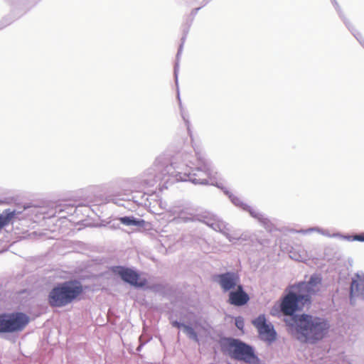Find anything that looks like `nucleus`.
Instances as JSON below:
<instances>
[{"label":"nucleus","mask_w":364,"mask_h":364,"mask_svg":"<svg viewBox=\"0 0 364 364\" xmlns=\"http://www.w3.org/2000/svg\"><path fill=\"white\" fill-rule=\"evenodd\" d=\"M290 331L301 342L314 343L322 339L327 333L329 325L323 318L309 314L294 316L289 325Z\"/></svg>","instance_id":"nucleus-1"},{"label":"nucleus","mask_w":364,"mask_h":364,"mask_svg":"<svg viewBox=\"0 0 364 364\" xmlns=\"http://www.w3.org/2000/svg\"><path fill=\"white\" fill-rule=\"evenodd\" d=\"M321 283V277L312 275L309 282L293 286L296 292H289L282 299L281 310L283 314L292 316L296 311L302 309L305 304H309L311 296L319 291Z\"/></svg>","instance_id":"nucleus-2"},{"label":"nucleus","mask_w":364,"mask_h":364,"mask_svg":"<svg viewBox=\"0 0 364 364\" xmlns=\"http://www.w3.org/2000/svg\"><path fill=\"white\" fill-rule=\"evenodd\" d=\"M84 293L80 282L70 280L54 287L48 294V302L51 307H64L75 300L80 299Z\"/></svg>","instance_id":"nucleus-3"},{"label":"nucleus","mask_w":364,"mask_h":364,"mask_svg":"<svg viewBox=\"0 0 364 364\" xmlns=\"http://www.w3.org/2000/svg\"><path fill=\"white\" fill-rule=\"evenodd\" d=\"M219 343L221 351L234 360L247 364H261L253 347L239 339L223 338Z\"/></svg>","instance_id":"nucleus-4"},{"label":"nucleus","mask_w":364,"mask_h":364,"mask_svg":"<svg viewBox=\"0 0 364 364\" xmlns=\"http://www.w3.org/2000/svg\"><path fill=\"white\" fill-rule=\"evenodd\" d=\"M29 322V317L21 312L0 315V332L11 333L22 331Z\"/></svg>","instance_id":"nucleus-5"},{"label":"nucleus","mask_w":364,"mask_h":364,"mask_svg":"<svg viewBox=\"0 0 364 364\" xmlns=\"http://www.w3.org/2000/svg\"><path fill=\"white\" fill-rule=\"evenodd\" d=\"M173 169L171 165L157 168L148 174V178L144 181V183L148 186H157L160 191L166 188L167 185L171 182L174 176Z\"/></svg>","instance_id":"nucleus-6"},{"label":"nucleus","mask_w":364,"mask_h":364,"mask_svg":"<svg viewBox=\"0 0 364 364\" xmlns=\"http://www.w3.org/2000/svg\"><path fill=\"white\" fill-rule=\"evenodd\" d=\"M252 324L257 329L261 339L272 342L276 339L277 333L271 323L267 322L264 315H259L252 321Z\"/></svg>","instance_id":"nucleus-7"},{"label":"nucleus","mask_w":364,"mask_h":364,"mask_svg":"<svg viewBox=\"0 0 364 364\" xmlns=\"http://www.w3.org/2000/svg\"><path fill=\"white\" fill-rule=\"evenodd\" d=\"M113 272L119 275L123 281L134 287H142L147 283L146 279L140 277L139 274L129 268L123 267H115L112 269Z\"/></svg>","instance_id":"nucleus-8"},{"label":"nucleus","mask_w":364,"mask_h":364,"mask_svg":"<svg viewBox=\"0 0 364 364\" xmlns=\"http://www.w3.org/2000/svg\"><path fill=\"white\" fill-rule=\"evenodd\" d=\"M190 181L196 184H208L213 178V171L209 164L203 162L188 175Z\"/></svg>","instance_id":"nucleus-9"},{"label":"nucleus","mask_w":364,"mask_h":364,"mask_svg":"<svg viewBox=\"0 0 364 364\" xmlns=\"http://www.w3.org/2000/svg\"><path fill=\"white\" fill-rule=\"evenodd\" d=\"M224 292L235 289L240 284V277L234 272H226L214 277Z\"/></svg>","instance_id":"nucleus-10"},{"label":"nucleus","mask_w":364,"mask_h":364,"mask_svg":"<svg viewBox=\"0 0 364 364\" xmlns=\"http://www.w3.org/2000/svg\"><path fill=\"white\" fill-rule=\"evenodd\" d=\"M249 299L248 294L243 290L241 284L237 286L235 291H231L229 293L228 302L234 306H243L247 303Z\"/></svg>","instance_id":"nucleus-11"},{"label":"nucleus","mask_w":364,"mask_h":364,"mask_svg":"<svg viewBox=\"0 0 364 364\" xmlns=\"http://www.w3.org/2000/svg\"><path fill=\"white\" fill-rule=\"evenodd\" d=\"M350 297H364V275L357 274L350 285Z\"/></svg>","instance_id":"nucleus-12"},{"label":"nucleus","mask_w":364,"mask_h":364,"mask_svg":"<svg viewBox=\"0 0 364 364\" xmlns=\"http://www.w3.org/2000/svg\"><path fill=\"white\" fill-rule=\"evenodd\" d=\"M119 221L125 225H136L139 227H144L146 225V222L144 220H136L133 217H121L118 218Z\"/></svg>","instance_id":"nucleus-13"},{"label":"nucleus","mask_w":364,"mask_h":364,"mask_svg":"<svg viewBox=\"0 0 364 364\" xmlns=\"http://www.w3.org/2000/svg\"><path fill=\"white\" fill-rule=\"evenodd\" d=\"M183 328L184 332L191 339H193L197 342L198 341V335L191 326L188 325H183Z\"/></svg>","instance_id":"nucleus-14"},{"label":"nucleus","mask_w":364,"mask_h":364,"mask_svg":"<svg viewBox=\"0 0 364 364\" xmlns=\"http://www.w3.org/2000/svg\"><path fill=\"white\" fill-rule=\"evenodd\" d=\"M210 227L216 231L223 232L225 226L223 223L215 222L210 225Z\"/></svg>","instance_id":"nucleus-15"},{"label":"nucleus","mask_w":364,"mask_h":364,"mask_svg":"<svg viewBox=\"0 0 364 364\" xmlns=\"http://www.w3.org/2000/svg\"><path fill=\"white\" fill-rule=\"evenodd\" d=\"M58 208V210H56V212H58V213H60L61 212L65 211V210H67V212L68 213H71L73 206L70 205H65L64 206V208H62L61 206H59Z\"/></svg>","instance_id":"nucleus-16"},{"label":"nucleus","mask_w":364,"mask_h":364,"mask_svg":"<svg viewBox=\"0 0 364 364\" xmlns=\"http://www.w3.org/2000/svg\"><path fill=\"white\" fill-rule=\"evenodd\" d=\"M235 325L239 329H242L244 326L243 320L241 318H236Z\"/></svg>","instance_id":"nucleus-17"},{"label":"nucleus","mask_w":364,"mask_h":364,"mask_svg":"<svg viewBox=\"0 0 364 364\" xmlns=\"http://www.w3.org/2000/svg\"><path fill=\"white\" fill-rule=\"evenodd\" d=\"M354 240L360 242H364V232L359 235H355L354 236Z\"/></svg>","instance_id":"nucleus-18"},{"label":"nucleus","mask_w":364,"mask_h":364,"mask_svg":"<svg viewBox=\"0 0 364 364\" xmlns=\"http://www.w3.org/2000/svg\"><path fill=\"white\" fill-rule=\"evenodd\" d=\"M183 325H184V324H182V323H181L180 322H178V321H173V322H172V326H173V327L177 328H183Z\"/></svg>","instance_id":"nucleus-19"},{"label":"nucleus","mask_w":364,"mask_h":364,"mask_svg":"<svg viewBox=\"0 0 364 364\" xmlns=\"http://www.w3.org/2000/svg\"><path fill=\"white\" fill-rule=\"evenodd\" d=\"M198 9H199V8H198V9H195V10L193 11V12H194V14H196V13L197 12V11H198Z\"/></svg>","instance_id":"nucleus-20"}]
</instances>
